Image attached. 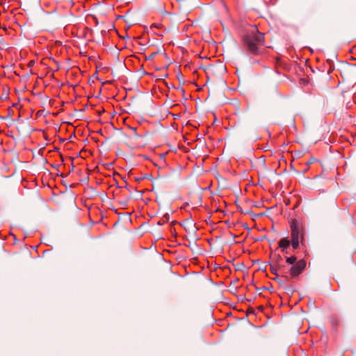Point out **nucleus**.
Segmentation results:
<instances>
[{"mask_svg":"<svg viewBox=\"0 0 356 356\" xmlns=\"http://www.w3.org/2000/svg\"><path fill=\"white\" fill-rule=\"evenodd\" d=\"M289 226L291 229V240L288 237L282 238L278 242V248L285 254H288V249L291 244L293 250L299 248L300 243L303 244L305 242V229L302 223L296 219L289 220Z\"/></svg>","mask_w":356,"mask_h":356,"instance_id":"nucleus-1","label":"nucleus"},{"mask_svg":"<svg viewBox=\"0 0 356 356\" xmlns=\"http://www.w3.org/2000/svg\"><path fill=\"white\" fill-rule=\"evenodd\" d=\"M245 47L252 54L257 55L260 49L264 45V35L256 27H252L243 39Z\"/></svg>","mask_w":356,"mask_h":356,"instance_id":"nucleus-2","label":"nucleus"},{"mask_svg":"<svg viewBox=\"0 0 356 356\" xmlns=\"http://www.w3.org/2000/svg\"><path fill=\"white\" fill-rule=\"evenodd\" d=\"M286 264L291 266L289 268V275L291 278H294L300 275L305 270L307 263L305 259L297 261L296 256H290L286 257Z\"/></svg>","mask_w":356,"mask_h":356,"instance_id":"nucleus-3","label":"nucleus"},{"mask_svg":"<svg viewBox=\"0 0 356 356\" xmlns=\"http://www.w3.org/2000/svg\"><path fill=\"white\" fill-rule=\"evenodd\" d=\"M225 72V66L222 63H219L216 65H210L207 68V74L211 76H218Z\"/></svg>","mask_w":356,"mask_h":356,"instance_id":"nucleus-4","label":"nucleus"},{"mask_svg":"<svg viewBox=\"0 0 356 356\" xmlns=\"http://www.w3.org/2000/svg\"><path fill=\"white\" fill-rule=\"evenodd\" d=\"M282 261V257L280 255H278V256L277 257V259H276L275 262H276L277 265V266H278V267H279V270H280V271L283 272V271H284V267L281 266V265H280V264Z\"/></svg>","mask_w":356,"mask_h":356,"instance_id":"nucleus-5","label":"nucleus"},{"mask_svg":"<svg viewBox=\"0 0 356 356\" xmlns=\"http://www.w3.org/2000/svg\"><path fill=\"white\" fill-rule=\"evenodd\" d=\"M162 26V24H154L152 25V27H155V28H157V29H160L161 28Z\"/></svg>","mask_w":356,"mask_h":356,"instance_id":"nucleus-6","label":"nucleus"},{"mask_svg":"<svg viewBox=\"0 0 356 356\" xmlns=\"http://www.w3.org/2000/svg\"><path fill=\"white\" fill-rule=\"evenodd\" d=\"M133 129V131H136V128H132Z\"/></svg>","mask_w":356,"mask_h":356,"instance_id":"nucleus-7","label":"nucleus"}]
</instances>
